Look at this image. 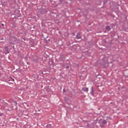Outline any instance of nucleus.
<instances>
[{"instance_id":"nucleus-27","label":"nucleus","mask_w":128,"mask_h":128,"mask_svg":"<svg viewBox=\"0 0 128 128\" xmlns=\"http://www.w3.org/2000/svg\"><path fill=\"white\" fill-rule=\"evenodd\" d=\"M100 120H102V119H100Z\"/></svg>"},{"instance_id":"nucleus-20","label":"nucleus","mask_w":128,"mask_h":128,"mask_svg":"<svg viewBox=\"0 0 128 128\" xmlns=\"http://www.w3.org/2000/svg\"><path fill=\"white\" fill-rule=\"evenodd\" d=\"M64 92V89L63 90Z\"/></svg>"},{"instance_id":"nucleus-4","label":"nucleus","mask_w":128,"mask_h":128,"mask_svg":"<svg viewBox=\"0 0 128 128\" xmlns=\"http://www.w3.org/2000/svg\"><path fill=\"white\" fill-rule=\"evenodd\" d=\"M105 29L108 31V32H110V26H106L105 28Z\"/></svg>"},{"instance_id":"nucleus-5","label":"nucleus","mask_w":128,"mask_h":128,"mask_svg":"<svg viewBox=\"0 0 128 128\" xmlns=\"http://www.w3.org/2000/svg\"><path fill=\"white\" fill-rule=\"evenodd\" d=\"M82 90H83V92H88V88H82Z\"/></svg>"},{"instance_id":"nucleus-26","label":"nucleus","mask_w":128,"mask_h":128,"mask_svg":"<svg viewBox=\"0 0 128 128\" xmlns=\"http://www.w3.org/2000/svg\"><path fill=\"white\" fill-rule=\"evenodd\" d=\"M2 26H4V24H2Z\"/></svg>"},{"instance_id":"nucleus-9","label":"nucleus","mask_w":128,"mask_h":128,"mask_svg":"<svg viewBox=\"0 0 128 128\" xmlns=\"http://www.w3.org/2000/svg\"><path fill=\"white\" fill-rule=\"evenodd\" d=\"M12 102V104H14V106H17L18 104L16 101H13Z\"/></svg>"},{"instance_id":"nucleus-14","label":"nucleus","mask_w":128,"mask_h":128,"mask_svg":"<svg viewBox=\"0 0 128 128\" xmlns=\"http://www.w3.org/2000/svg\"><path fill=\"white\" fill-rule=\"evenodd\" d=\"M100 126H101V128H104V124H102L101 125H100Z\"/></svg>"},{"instance_id":"nucleus-19","label":"nucleus","mask_w":128,"mask_h":128,"mask_svg":"<svg viewBox=\"0 0 128 128\" xmlns=\"http://www.w3.org/2000/svg\"><path fill=\"white\" fill-rule=\"evenodd\" d=\"M98 75H97V76H96V78H98Z\"/></svg>"},{"instance_id":"nucleus-15","label":"nucleus","mask_w":128,"mask_h":128,"mask_svg":"<svg viewBox=\"0 0 128 128\" xmlns=\"http://www.w3.org/2000/svg\"><path fill=\"white\" fill-rule=\"evenodd\" d=\"M62 0H60V4H62Z\"/></svg>"},{"instance_id":"nucleus-10","label":"nucleus","mask_w":128,"mask_h":128,"mask_svg":"<svg viewBox=\"0 0 128 128\" xmlns=\"http://www.w3.org/2000/svg\"><path fill=\"white\" fill-rule=\"evenodd\" d=\"M33 61H34V62H38V58L34 59V60H33Z\"/></svg>"},{"instance_id":"nucleus-23","label":"nucleus","mask_w":128,"mask_h":128,"mask_svg":"<svg viewBox=\"0 0 128 128\" xmlns=\"http://www.w3.org/2000/svg\"><path fill=\"white\" fill-rule=\"evenodd\" d=\"M12 80H13V82H14V79H12Z\"/></svg>"},{"instance_id":"nucleus-13","label":"nucleus","mask_w":128,"mask_h":128,"mask_svg":"<svg viewBox=\"0 0 128 128\" xmlns=\"http://www.w3.org/2000/svg\"><path fill=\"white\" fill-rule=\"evenodd\" d=\"M60 64L62 66H64V62L60 63Z\"/></svg>"},{"instance_id":"nucleus-3","label":"nucleus","mask_w":128,"mask_h":128,"mask_svg":"<svg viewBox=\"0 0 128 128\" xmlns=\"http://www.w3.org/2000/svg\"><path fill=\"white\" fill-rule=\"evenodd\" d=\"M40 14H46V9L42 8L40 10Z\"/></svg>"},{"instance_id":"nucleus-21","label":"nucleus","mask_w":128,"mask_h":128,"mask_svg":"<svg viewBox=\"0 0 128 128\" xmlns=\"http://www.w3.org/2000/svg\"><path fill=\"white\" fill-rule=\"evenodd\" d=\"M62 60V62H64V60Z\"/></svg>"},{"instance_id":"nucleus-8","label":"nucleus","mask_w":128,"mask_h":128,"mask_svg":"<svg viewBox=\"0 0 128 128\" xmlns=\"http://www.w3.org/2000/svg\"><path fill=\"white\" fill-rule=\"evenodd\" d=\"M102 124H104H104H107L106 120H104L102 122Z\"/></svg>"},{"instance_id":"nucleus-1","label":"nucleus","mask_w":128,"mask_h":128,"mask_svg":"<svg viewBox=\"0 0 128 128\" xmlns=\"http://www.w3.org/2000/svg\"><path fill=\"white\" fill-rule=\"evenodd\" d=\"M94 92H96V89L94 88V86L91 87V92H90V94L91 96H94Z\"/></svg>"},{"instance_id":"nucleus-17","label":"nucleus","mask_w":128,"mask_h":128,"mask_svg":"<svg viewBox=\"0 0 128 128\" xmlns=\"http://www.w3.org/2000/svg\"><path fill=\"white\" fill-rule=\"evenodd\" d=\"M41 74H44L43 72H41Z\"/></svg>"},{"instance_id":"nucleus-7","label":"nucleus","mask_w":128,"mask_h":128,"mask_svg":"<svg viewBox=\"0 0 128 128\" xmlns=\"http://www.w3.org/2000/svg\"><path fill=\"white\" fill-rule=\"evenodd\" d=\"M46 128H52V124H48L46 126Z\"/></svg>"},{"instance_id":"nucleus-25","label":"nucleus","mask_w":128,"mask_h":128,"mask_svg":"<svg viewBox=\"0 0 128 128\" xmlns=\"http://www.w3.org/2000/svg\"><path fill=\"white\" fill-rule=\"evenodd\" d=\"M68 2H66V4H68Z\"/></svg>"},{"instance_id":"nucleus-6","label":"nucleus","mask_w":128,"mask_h":128,"mask_svg":"<svg viewBox=\"0 0 128 128\" xmlns=\"http://www.w3.org/2000/svg\"><path fill=\"white\" fill-rule=\"evenodd\" d=\"M20 16H14L13 18L15 19V20H18L19 18H20Z\"/></svg>"},{"instance_id":"nucleus-22","label":"nucleus","mask_w":128,"mask_h":128,"mask_svg":"<svg viewBox=\"0 0 128 128\" xmlns=\"http://www.w3.org/2000/svg\"><path fill=\"white\" fill-rule=\"evenodd\" d=\"M24 40H26V39L24 38Z\"/></svg>"},{"instance_id":"nucleus-11","label":"nucleus","mask_w":128,"mask_h":128,"mask_svg":"<svg viewBox=\"0 0 128 128\" xmlns=\"http://www.w3.org/2000/svg\"><path fill=\"white\" fill-rule=\"evenodd\" d=\"M4 116V112L0 110V116Z\"/></svg>"},{"instance_id":"nucleus-2","label":"nucleus","mask_w":128,"mask_h":128,"mask_svg":"<svg viewBox=\"0 0 128 128\" xmlns=\"http://www.w3.org/2000/svg\"><path fill=\"white\" fill-rule=\"evenodd\" d=\"M76 38H77V40H80V38H82V36H80V33H77V35L76 36Z\"/></svg>"},{"instance_id":"nucleus-18","label":"nucleus","mask_w":128,"mask_h":128,"mask_svg":"<svg viewBox=\"0 0 128 128\" xmlns=\"http://www.w3.org/2000/svg\"><path fill=\"white\" fill-rule=\"evenodd\" d=\"M11 18H12V15L11 16Z\"/></svg>"},{"instance_id":"nucleus-16","label":"nucleus","mask_w":128,"mask_h":128,"mask_svg":"<svg viewBox=\"0 0 128 128\" xmlns=\"http://www.w3.org/2000/svg\"><path fill=\"white\" fill-rule=\"evenodd\" d=\"M69 68L68 66H66V68Z\"/></svg>"},{"instance_id":"nucleus-24","label":"nucleus","mask_w":128,"mask_h":128,"mask_svg":"<svg viewBox=\"0 0 128 128\" xmlns=\"http://www.w3.org/2000/svg\"><path fill=\"white\" fill-rule=\"evenodd\" d=\"M108 118H110V117H108Z\"/></svg>"},{"instance_id":"nucleus-12","label":"nucleus","mask_w":128,"mask_h":128,"mask_svg":"<svg viewBox=\"0 0 128 128\" xmlns=\"http://www.w3.org/2000/svg\"><path fill=\"white\" fill-rule=\"evenodd\" d=\"M16 4V0H12V4Z\"/></svg>"}]
</instances>
